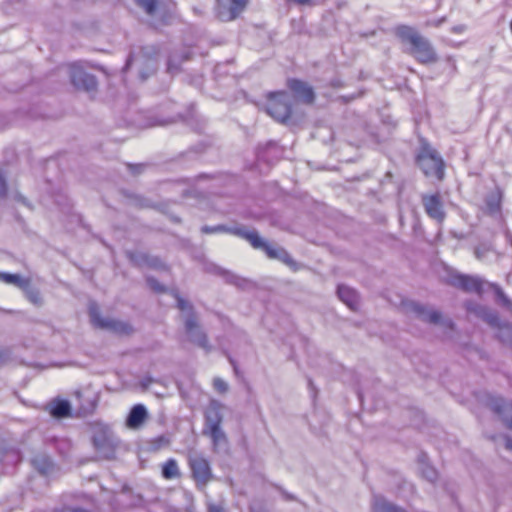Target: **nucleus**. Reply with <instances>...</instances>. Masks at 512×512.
Masks as SVG:
<instances>
[{"label":"nucleus","mask_w":512,"mask_h":512,"mask_svg":"<svg viewBox=\"0 0 512 512\" xmlns=\"http://www.w3.org/2000/svg\"><path fill=\"white\" fill-rule=\"evenodd\" d=\"M92 439L96 450L105 458L114 455L118 441L109 425L102 422L92 424Z\"/></svg>","instance_id":"1"},{"label":"nucleus","mask_w":512,"mask_h":512,"mask_svg":"<svg viewBox=\"0 0 512 512\" xmlns=\"http://www.w3.org/2000/svg\"><path fill=\"white\" fill-rule=\"evenodd\" d=\"M236 235L241 236L250 242L255 249L263 250L266 255L271 259H278L288 265L293 263L289 254L283 248L276 247L265 241L256 231H245L237 229L234 231Z\"/></svg>","instance_id":"2"},{"label":"nucleus","mask_w":512,"mask_h":512,"mask_svg":"<svg viewBox=\"0 0 512 512\" xmlns=\"http://www.w3.org/2000/svg\"><path fill=\"white\" fill-rule=\"evenodd\" d=\"M418 164L426 176L442 180L444 177V162L438 153L429 145H423L418 157Z\"/></svg>","instance_id":"3"},{"label":"nucleus","mask_w":512,"mask_h":512,"mask_svg":"<svg viewBox=\"0 0 512 512\" xmlns=\"http://www.w3.org/2000/svg\"><path fill=\"white\" fill-rule=\"evenodd\" d=\"M267 113L276 121L285 122L291 115V99L287 92H276L269 96Z\"/></svg>","instance_id":"4"},{"label":"nucleus","mask_w":512,"mask_h":512,"mask_svg":"<svg viewBox=\"0 0 512 512\" xmlns=\"http://www.w3.org/2000/svg\"><path fill=\"white\" fill-rule=\"evenodd\" d=\"M178 308L183 312H187V316L185 319V327H186V333L188 335L189 340L204 349H208V342H207L206 335L202 332V330L197 325L195 318L189 314V312L191 310L190 305L187 302H185L183 299L179 298L178 299Z\"/></svg>","instance_id":"5"},{"label":"nucleus","mask_w":512,"mask_h":512,"mask_svg":"<svg viewBox=\"0 0 512 512\" xmlns=\"http://www.w3.org/2000/svg\"><path fill=\"white\" fill-rule=\"evenodd\" d=\"M249 0H217V17L224 22L236 19L246 8Z\"/></svg>","instance_id":"6"},{"label":"nucleus","mask_w":512,"mask_h":512,"mask_svg":"<svg viewBox=\"0 0 512 512\" xmlns=\"http://www.w3.org/2000/svg\"><path fill=\"white\" fill-rule=\"evenodd\" d=\"M89 313L93 325L98 328L111 330L119 334H128L131 331V327L126 323L113 319L102 318L98 308L94 304L90 306Z\"/></svg>","instance_id":"7"},{"label":"nucleus","mask_w":512,"mask_h":512,"mask_svg":"<svg viewBox=\"0 0 512 512\" xmlns=\"http://www.w3.org/2000/svg\"><path fill=\"white\" fill-rule=\"evenodd\" d=\"M72 84L79 90L93 91L96 89L97 81L93 75L86 73L78 63L69 66Z\"/></svg>","instance_id":"8"},{"label":"nucleus","mask_w":512,"mask_h":512,"mask_svg":"<svg viewBox=\"0 0 512 512\" xmlns=\"http://www.w3.org/2000/svg\"><path fill=\"white\" fill-rule=\"evenodd\" d=\"M422 204L425 212L430 218L434 219L438 223H442L444 221L446 214L439 194L423 195Z\"/></svg>","instance_id":"9"},{"label":"nucleus","mask_w":512,"mask_h":512,"mask_svg":"<svg viewBox=\"0 0 512 512\" xmlns=\"http://www.w3.org/2000/svg\"><path fill=\"white\" fill-rule=\"evenodd\" d=\"M192 475L197 484L205 485L210 481L212 474L209 462L202 456H192L189 459Z\"/></svg>","instance_id":"10"},{"label":"nucleus","mask_w":512,"mask_h":512,"mask_svg":"<svg viewBox=\"0 0 512 512\" xmlns=\"http://www.w3.org/2000/svg\"><path fill=\"white\" fill-rule=\"evenodd\" d=\"M412 46V55L421 63H432L436 61V54L432 46L422 36Z\"/></svg>","instance_id":"11"},{"label":"nucleus","mask_w":512,"mask_h":512,"mask_svg":"<svg viewBox=\"0 0 512 512\" xmlns=\"http://www.w3.org/2000/svg\"><path fill=\"white\" fill-rule=\"evenodd\" d=\"M406 310L408 312L414 313L419 319L428 323H439L441 320V315L438 311L433 309H428L427 307L416 303L409 302L405 305Z\"/></svg>","instance_id":"12"},{"label":"nucleus","mask_w":512,"mask_h":512,"mask_svg":"<svg viewBox=\"0 0 512 512\" xmlns=\"http://www.w3.org/2000/svg\"><path fill=\"white\" fill-rule=\"evenodd\" d=\"M149 414L146 407L143 404L134 405L125 421L127 428L132 430L140 429L144 423L148 420Z\"/></svg>","instance_id":"13"},{"label":"nucleus","mask_w":512,"mask_h":512,"mask_svg":"<svg viewBox=\"0 0 512 512\" xmlns=\"http://www.w3.org/2000/svg\"><path fill=\"white\" fill-rule=\"evenodd\" d=\"M288 86L300 101L306 104L313 103L315 95L311 86L296 79L289 80Z\"/></svg>","instance_id":"14"},{"label":"nucleus","mask_w":512,"mask_h":512,"mask_svg":"<svg viewBox=\"0 0 512 512\" xmlns=\"http://www.w3.org/2000/svg\"><path fill=\"white\" fill-rule=\"evenodd\" d=\"M490 406L496 412L505 425L512 430V402L505 401L501 398H493Z\"/></svg>","instance_id":"15"},{"label":"nucleus","mask_w":512,"mask_h":512,"mask_svg":"<svg viewBox=\"0 0 512 512\" xmlns=\"http://www.w3.org/2000/svg\"><path fill=\"white\" fill-rule=\"evenodd\" d=\"M452 283L467 292L480 293L482 290V281L476 277L455 275L452 279Z\"/></svg>","instance_id":"16"},{"label":"nucleus","mask_w":512,"mask_h":512,"mask_svg":"<svg viewBox=\"0 0 512 512\" xmlns=\"http://www.w3.org/2000/svg\"><path fill=\"white\" fill-rule=\"evenodd\" d=\"M222 404L216 400L209 403L205 412L206 427L221 425L222 422Z\"/></svg>","instance_id":"17"},{"label":"nucleus","mask_w":512,"mask_h":512,"mask_svg":"<svg viewBox=\"0 0 512 512\" xmlns=\"http://www.w3.org/2000/svg\"><path fill=\"white\" fill-rule=\"evenodd\" d=\"M338 296L351 310L359 308V297L356 291L348 286L340 285L338 287Z\"/></svg>","instance_id":"18"},{"label":"nucleus","mask_w":512,"mask_h":512,"mask_svg":"<svg viewBox=\"0 0 512 512\" xmlns=\"http://www.w3.org/2000/svg\"><path fill=\"white\" fill-rule=\"evenodd\" d=\"M395 34L402 41L409 42L413 45L421 36L414 28L407 25H400L395 28Z\"/></svg>","instance_id":"19"},{"label":"nucleus","mask_w":512,"mask_h":512,"mask_svg":"<svg viewBox=\"0 0 512 512\" xmlns=\"http://www.w3.org/2000/svg\"><path fill=\"white\" fill-rule=\"evenodd\" d=\"M0 280L6 284L14 285L21 289H27L30 281L21 277L18 274H11L7 272H0Z\"/></svg>","instance_id":"20"},{"label":"nucleus","mask_w":512,"mask_h":512,"mask_svg":"<svg viewBox=\"0 0 512 512\" xmlns=\"http://www.w3.org/2000/svg\"><path fill=\"white\" fill-rule=\"evenodd\" d=\"M71 406L67 400H57L51 404L50 413L53 417L63 418L70 415Z\"/></svg>","instance_id":"21"},{"label":"nucleus","mask_w":512,"mask_h":512,"mask_svg":"<svg viewBox=\"0 0 512 512\" xmlns=\"http://www.w3.org/2000/svg\"><path fill=\"white\" fill-rule=\"evenodd\" d=\"M162 476L167 480L176 479L181 476L180 469L175 459L170 458L162 465Z\"/></svg>","instance_id":"22"},{"label":"nucleus","mask_w":512,"mask_h":512,"mask_svg":"<svg viewBox=\"0 0 512 512\" xmlns=\"http://www.w3.org/2000/svg\"><path fill=\"white\" fill-rule=\"evenodd\" d=\"M136 2L150 16H158L162 13L161 3L157 0H136Z\"/></svg>","instance_id":"23"},{"label":"nucleus","mask_w":512,"mask_h":512,"mask_svg":"<svg viewBox=\"0 0 512 512\" xmlns=\"http://www.w3.org/2000/svg\"><path fill=\"white\" fill-rule=\"evenodd\" d=\"M32 463L34 467L42 474H48L52 469V462L44 455H39L33 458Z\"/></svg>","instance_id":"24"},{"label":"nucleus","mask_w":512,"mask_h":512,"mask_svg":"<svg viewBox=\"0 0 512 512\" xmlns=\"http://www.w3.org/2000/svg\"><path fill=\"white\" fill-rule=\"evenodd\" d=\"M207 430L215 446L226 442V436L221 429V425L207 427Z\"/></svg>","instance_id":"25"},{"label":"nucleus","mask_w":512,"mask_h":512,"mask_svg":"<svg viewBox=\"0 0 512 512\" xmlns=\"http://www.w3.org/2000/svg\"><path fill=\"white\" fill-rule=\"evenodd\" d=\"M375 512H403L398 507L386 502V501H377L374 505Z\"/></svg>","instance_id":"26"},{"label":"nucleus","mask_w":512,"mask_h":512,"mask_svg":"<svg viewBox=\"0 0 512 512\" xmlns=\"http://www.w3.org/2000/svg\"><path fill=\"white\" fill-rule=\"evenodd\" d=\"M27 298L30 302H32L35 305H41L42 304V298L40 296V293L37 290L30 289L29 287L27 289H24Z\"/></svg>","instance_id":"27"},{"label":"nucleus","mask_w":512,"mask_h":512,"mask_svg":"<svg viewBox=\"0 0 512 512\" xmlns=\"http://www.w3.org/2000/svg\"><path fill=\"white\" fill-rule=\"evenodd\" d=\"M213 387L222 394L228 391V384L221 378H215L213 380Z\"/></svg>","instance_id":"28"},{"label":"nucleus","mask_w":512,"mask_h":512,"mask_svg":"<svg viewBox=\"0 0 512 512\" xmlns=\"http://www.w3.org/2000/svg\"><path fill=\"white\" fill-rule=\"evenodd\" d=\"M495 291H496V294H497V296H498L499 300L501 301V303H502L503 305L507 306V307H510V306H511V302H510V300L505 296V294L503 293V291H502L500 288H498V287H496V288H495Z\"/></svg>","instance_id":"29"},{"label":"nucleus","mask_w":512,"mask_h":512,"mask_svg":"<svg viewBox=\"0 0 512 512\" xmlns=\"http://www.w3.org/2000/svg\"><path fill=\"white\" fill-rule=\"evenodd\" d=\"M7 193V186H6V182H5V179L2 175V173L0 172V196L1 197H4Z\"/></svg>","instance_id":"30"},{"label":"nucleus","mask_w":512,"mask_h":512,"mask_svg":"<svg viewBox=\"0 0 512 512\" xmlns=\"http://www.w3.org/2000/svg\"><path fill=\"white\" fill-rule=\"evenodd\" d=\"M149 286L155 291H163V287L154 279L148 278Z\"/></svg>","instance_id":"31"},{"label":"nucleus","mask_w":512,"mask_h":512,"mask_svg":"<svg viewBox=\"0 0 512 512\" xmlns=\"http://www.w3.org/2000/svg\"><path fill=\"white\" fill-rule=\"evenodd\" d=\"M208 512H225L221 506L210 503L208 505Z\"/></svg>","instance_id":"32"},{"label":"nucleus","mask_w":512,"mask_h":512,"mask_svg":"<svg viewBox=\"0 0 512 512\" xmlns=\"http://www.w3.org/2000/svg\"><path fill=\"white\" fill-rule=\"evenodd\" d=\"M202 230H203L204 232H206V233H212V232L222 231V230H223V228H222V227H220V226H218V227H214V228L204 227Z\"/></svg>","instance_id":"33"},{"label":"nucleus","mask_w":512,"mask_h":512,"mask_svg":"<svg viewBox=\"0 0 512 512\" xmlns=\"http://www.w3.org/2000/svg\"><path fill=\"white\" fill-rule=\"evenodd\" d=\"M59 512H88V511L80 509V508H64Z\"/></svg>","instance_id":"34"},{"label":"nucleus","mask_w":512,"mask_h":512,"mask_svg":"<svg viewBox=\"0 0 512 512\" xmlns=\"http://www.w3.org/2000/svg\"><path fill=\"white\" fill-rule=\"evenodd\" d=\"M497 320H498V319H497V316H496L495 314H492V313H491V314H489V315H488V321H489V323H491V324H495V323L497 322Z\"/></svg>","instance_id":"35"},{"label":"nucleus","mask_w":512,"mask_h":512,"mask_svg":"<svg viewBox=\"0 0 512 512\" xmlns=\"http://www.w3.org/2000/svg\"><path fill=\"white\" fill-rule=\"evenodd\" d=\"M506 448L512 450V440L510 438L506 439Z\"/></svg>","instance_id":"36"},{"label":"nucleus","mask_w":512,"mask_h":512,"mask_svg":"<svg viewBox=\"0 0 512 512\" xmlns=\"http://www.w3.org/2000/svg\"><path fill=\"white\" fill-rule=\"evenodd\" d=\"M475 254H476L477 258H479V259L481 258V255H480L479 251H476Z\"/></svg>","instance_id":"37"},{"label":"nucleus","mask_w":512,"mask_h":512,"mask_svg":"<svg viewBox=\"0 0 512 512\" xmlns=\"http://www.w3.org/2000/svg\"><path fill=\"white\" fill-rule=\"evenodd\" d=\"M132 61H133V59H132V58H131V59H129V61H128L127 65H130Z\"/></svg>","instance_id":"38"},{"label":"nucleus","mask_w":512,"mask_h":512,"mask_svg":"<svg viewBox=\"0 0 512 512\" xmlns=\"http://www.w3.org/2000/svg\"><path fill=\"white\" fill-rule=\"evenodd\" d=\"M3 359V354L0 352V362L2 361Z\"/></svg>","instance_id":"39"}]
</instances>
